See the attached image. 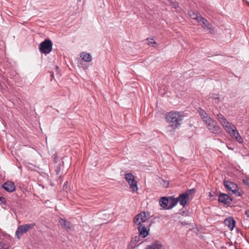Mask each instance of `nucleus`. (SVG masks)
Returning a JSON list of instances; mask_svg holds the SVG:
<instances>
[{
    "mask_svg": "<svg viewBox=\"0 0 249 249\" xmlns=\"http://www.w3.org/2000/svg\"><path fill=\"white\" fill-rule=\"evenodd\" d=\"M200 109V111L199 112V114H200V115L201 116V118L202 119H204L205 118L207 117L208 116H207V113L205 112V111H204L203 110L201 109V108Z\"/></svg>",
    "mask_w": 249,
    "mask_h": 249,
    "instance_id": "obj_26",
    "label": "nucleus"
},
{
    "mask_svg": "<svg viewBox=\"0 0 249 249\" xmlns=\"http://www.w3.org/2000/svg\"><path fill=\"white\" fill-rule=\"evenodd\" d=\"M199 23H202L203 24L202 27L203 28H207L209 30L210 33L211 34H214L215 31L214 27L209 22V21L205 18H199Z\"/></svg>",
    "mask_w": 249,
    "mask_h": 249,
    "instance_id": "obj_6",
    "label": "nucleus"
},
{
    "mask_svg": "<svg viewBox=\"0 0 249 249\" xmlns=\"http://www.w3.org/2000/svg\"><path fill=\"white\" fill-rule=\"evenodd\" d=\"M152 224V221H148L146 225L141 224V237L145 238L149 235L150 228Z\"/></svg>",
    "mask_w": 249,
    "mask_h": 249,
    "instance_id": "obj_8",
    "label": "nucleus"
},
{
    "mask_svg": "<svg viewBox=\"0 0 249 249\" xmlns=\"http://www.w3.org/2000/svg\"><path fill=\"white\" fill-rule=\"evenodd\" d=\"M0 203L3 204H5L6 203V201L4 197L0 196Z\"/></svg>",
    "mask_w": 249,
    "mask_h": 249,
    "instance_id": "obj_34",
    "label": "nucleus"
},
{
    "mask_svg": "<svg viewBox=\"0 0 249 249\" xmlns=\"http://www.w3.org/2000/svg\"><path fill=\"white\" fill-rule=\"evenodd\" d=\"M184 213V211H183L182 210H180L179 211V213H178L179 214H180L181 215H183Z\"/></svg>",
    "mask_w": 249,
    "mask_h": 249,
    "instance_id": "obj_38",
    "label": "nucleus"
},
{
    "mask_svg": "<svg viewBox=\"0 0 249 249\" xmlns=\"http://www.w3.org/2000/svg\"><path fill=\"white\" fill-rule=\"evenodd\" d=\"M183 116L178 112H170L166 117L168 123L170 124L169 127L173 129L178 128L182 123Z\"/></svg>",
    "mask_w": 249,
    "mask_h": 249,
    "instance_id": "obj_1",
    "label": "nucleus"
},
{
    "mask_svg": "<svg viewBox=\"0 0 249 249\" xmlns=\"http://www.w3.org/2000/svg\"><path fill=\"white\" fill-rule=\"evenodd\" d=\"M248 6H249V2H248Z\"/></svg>",
    "mask_w": 249,
    "mask_h": 249,
    "instance_id": "obj_43",
    "label": "nucleus"
},
{
    "mask_svg": "<svg viewBox=\"0 0 249 249\" xmlns=\"http://www.w3.org/2000/svg\"><path fill=\"white\" fill-rule=\"evenodd\" d=\"M61 171V166L60 165H58L56 167V169H55L56 174L57 175H59Z\"/></svg>",
    "mask_w": 249,
    "mask_h": 249,
    "instance_id": "obj_33",
    "label": "nucleus"
},
{
    "mask_svg": "<svg viewBox=\"0 0 249 249\" xmlns=\"http://www.w3.org/2000/svg\"><path fill=\"white\" fill-rule=\"evenodd\" d=\"M140 213L137 214L133 219L134 226L138 225V231L140 233Z\"/></svg>",
    "mask_w": 249,
    "mask_h": 249,
    "instance_id": "obj_21",
    "label": "nucleus"
},
{
    "mask_svg": "<svg viewBox=\"0 0 249 249\" xmlns=\"http://www.w3.org/2000/svg\"><path fill=\"white\" fill-rule=\"evenodd\" d=\"M216 116L217 119L222 124H225L226 123H227V120L225 117H223L222 115L221 114H217Z\"/></svg>",
    "mask_w": 249,
    "mask_h": 249,
    "instance_id": "obj_23",
    "label": "nucleus"
},
{
    "mask_svg": "<svg viewBox=\"0 0 249 249\" xmlns=\"http://www.w3.org/2000/svg\"><path fill=\"white\" fill-rule=\"evenodd\" d=\"M239 135H240V134H239V132L237 131V132H236L235 135H233V137H233L235 139L236 137H237V136H238Z\"/></svg>",
    "mask_w": 249,
    "mask_h": 249,
    "instance_id": "obj_37",
    "label": "nucleus"
},
{
    "mask_svg": "<svg viewBox=\"0 0 249 249\" xmlns=\"http://www.w3.org/2000/svg\"><path fill=\"white\" fill-rule=\"evenodd\" d=\"M224 186L225 189L229 191H231L233 193V190H235L236 188H238V186L236 184L234 183L231 181L224 180L223 182Z\"/></svg>",
    "mask_w": 249,
    "mask_h": 249,
    "instance_id": "obj_11",
    "label": "nucleus"
},
{
    "mask_svg": "<svg viewBox=\"0 0 249 249\" xmlns=\"http://www.w3.org/2000/svg\"><path fill=\"white\" fill-rule=\"evenodd\" d=\"M38 48L42 53L48 54L52 51L53 43L50 39H46L40 43Z\"/></svg>",
    "mask_w": 249,
    "mask_h": 249,
    "instance_id": "obj_3",
    "label": "nucleus"
},
{
    "mask_svg": "<svg viewBox=\"0 0 249 249\" xmlns=\"http://www.w3.org/2000/svg\"><path fill=\"white\" fill-rule=\"evenodd\" d=\"M217 96V95L216 94H212V95L211 96V97L212 98H213L214 99H218V100H219V98Z\"/></svg>",
    "mask_w": 249,
    "mask_h": 249,
    "instance_id": "obj_36",
    "label": "nucleus"
},
{
    "mask_svg": "<svg viewBox=\"0 0 249 249\" xmlns=\"http://www.w3.org/2000/svg\"><path fill=\"white\" fill-rule=\"evenodd\" d=\"M218 200L219 203L229 206L232 201V198L226 194L221 193L219 195Z\"/></svg>",
    "mask_w": 249,
    "mask_h": 249,
    "instance_id": "obj_5",
    "label": "nucleus"
},
{
    "mask_svg": "<svg viewBox=\"0 0 249 249\" xmlns=\"http://www.w3.org/2000/svg\"><path fill=\"white\" fill-rule=\"evenodd\" d=\"M178 202L183 207H185L189 200V196L187 193H182L180 194L178 197H176Z\"/></svg>",
    "mask_w": 249,
    "mask_h": 249,
    "instance_id": "obj_10",
    "label": "nucleus"
},
{
    "mask_svg": "<svg viewBox=\"0 0 249 249\" xmlns=\"http://www.w3.org/2000/svg\"><path fill=\"white\" fill-rule=\"evenodd\" d=\"M0 249H8V248L5 243L0 241Z\"/></svg>",
    "mask_w": 249,
    "mask_h": 249,
    "instance_id": "obj_28",
    "label": "nucleus"
},
{
    "mask_svg": "<svg viewBox=\"0 0 249 249\" xmlns=\"http://www.w3.org/2000/svg\"><path fill=\"white\" fill-rule=\"evenodd\" d=\"M228 148L229 149H231V150H233V148H231L230 147H228Z\"/></svg>",
    "mask_w": 249,
    "mask_h": 249,
    "instance_id": "obj_40",
    "label": "nucleus"
},
{
    "mask_svg": "<svg viewBox=\"0 0 249 249\" xmlns=\"http://www.w3.org/2000/svg\"><path fill=\"white\" fill-rule=\"evenodd\" d=\"M36 226L34 223L30 224H25L19 226L16 231L15 235L16 237L19 239L21 236L26 233L28 231L33 229Z\"/></svg>",
    "mask_w": 249,
    "mask_h": 249,
    "instance_id": "obj_2",
    "label": "nucleus"
},
{
    "mask_svg": "<svg viewBox=\"0 0 249 249\" xmlns=\"http://www.w3.org/2000/svg\"><path fill=\"white\" fill-rule=\"evenodd\" d=\"M212 196H213V195L212 194V193H210L209 195V196L212 197Z\"/></svg>",
    "mask_w": 249,
    "mask_h": 249,
    "instance_id": "obj_39",
    "label": "nucleus"
},
{
    "mask_svg": "<svg viewBox=\"0 0 249 249\" xmlns=\"http://www.w3.org/2000/svg\"><path fill=\"white\" fill-rule=\"evenodd\" d=\"M203 121L205 122L207 126H208V125H210L211 123H213V122L215 121L211 117H207L205 119H203Z\"/></svg>",
    "mask_w": 249,
    "mask_h": 249,
    "instance_id": "obj_25",
    "label": "nucleus"
},
{
    "mask_svg": "<svg viewBox=\"0 0 249 249\" xmlns=\"http://www.w3.org/2000/svg\"><path fill=\"white\" fill-rule=\"evenodd\" d=\"M243 182L245 184L248 186L249 187V177L243 179Z\"/></svg>",
    "mask_w": 249,
    "mask_h": 249,
    "instance_id": "obj_32",
    "label": "nucleus"
},
{
    "mask_svg": "<svg viewBox=\"0 0 249 249\" xmlns=\"http://www.w3.org/2000/svg\"><path fill=\"white\" fill-rule=\"evenodd\" d=\"M169 204L168 206V210L171 209L175 207L178 203V200L177 198L173 196L169 197Z\"/></svg>",
    "mask_w": 249,
    "mask_h": 249,
    "instance_id": "obj_16",
    "label": "nucleus"
},
{
    "mask_svg": "<svg viewBox=\"0 0 249 249\" xmlns=\"http://www.w3.org/2000/svg\"><path fill=\"white\" fill-rule=\"evenodd\" d=\"M169 197L163 196L160 199V206L165 210H168L169 204Z\"/></svg>",
    "mask_w": 249,
    "mask_h": 249,
    "instance_id": "obj_14",
    "label": "nucleus"
},
{
    "mask_svg": "<svg viewBox=\"0 0 249 249\" xmlns=\"http://www.w3.org/2000/svg\"><path fill=\"white\" fill-rule=\"evenodd\" d=\"M80 56L85 62H90L92 60V57L89 53L82 52L80 53Z\"/></svg>",
    "mask_w": 249,
    "mask_h": 249,
    "instance_id": "obj_20",
    "label": "nucleus"
},
{
    "mask_svg": "<svg viewBox=\"0 0 249 249\" xmlns=\"http://www.w3.org/2000/svg\"><path fill=\"white\" fill-rule=\"evenodd\" d=\"M60 225L66 229H70L71 228V224L69 221H67L63 218H60L59 221Z\"/></svg>",
    "mask_w": 249,
    "mask_h": 249,
    "instance_id": "obj_18",
    "label": "nucleus"
},
{
    "mask_svg": "<svg viewBox=\"0 0 249 249\" xmlns=\"http://www.w3.org/2000/svg\"><path fill=\"white\" fill-rule=\"evenodd\" d=\"M222 125L228 134H230V133L231 132V130L234 129L235 130V126L233 124H230L228 121L227 123H226L225 124H223Z\"/></svg>",
    "mask_w": 249,
    "mask_h": 249,
    "instance_id": "obj_19",
    "label": "nucleus"
},
{
    "mask_svg": "<svg viewBox=\"0 0 249 249\" xmlns=\"http://www.w3.org/2000/svg\"><path fill=\"white\" fill-rule=\"evenodd\" d=\"M171 4L172 7L175 9H177V8L178 7V4L177 2H175V1L171 2Z\"/></svg>",
    "mask_w": 249,
    "mask_h": 249,
    "instance_id": "obj_31",
    "label": "nucleus"
},
{
    "mask_svg": "<svg viewBox=\"0 0 249 249\" xmlns=\"http://www.w3.org/2000/svg\"><path fill=\"white\" fill-rule=\"evenodd\" d=\"M140 240V233L136 235L134 237L132 238L131 241L128 246V249H138L137 247L140 245L138 243Z\"/></svg>",
    "mask_w": 249,
    "mask_h": 249,
    "instance_id": "obj_7",
    "label": "nucleus"
},
{
    "mask_svg": "<svg viewBox=\"0 0 249 249\" xmlns=\"http://www.w3.org/2000/svg\"><path fill=\"white\" fill-rule=\"evenodd\" d=\"M196 191V190L194 188L191 189H188L186 191V192L184 193H187L188 195V196L192 194H194Z\"/></svg>",
    "mask_w": 249,
    "mask_h": 249,
    "instance_id": "obj_27",
    "label": "nucleus"
},
{
    "mask_svg": "<svg viewBox=\"0 0 249 249\" xmlns=\"http://www.w3.org/2000/svg\"><path fill=\"white\" fill-rule=\"evenodd\" d=\"M168 185V183H166V187Z\"/></svg>",
    "mask_w": 249,
    "mask_h": 249,
    "instance_id": "obj_42",
    "label": "nucleus"
},
{
    "mask_svg": "<svg viewBox=\"0 0 249 249\" xmlns=\"http://www.w3.org/2000/svg\"><path fill=\"white\" fill-rule=\"evenodd\" d=\"M146 43L149 46L156 47L157 43L152 38H147L145 40Z\"/></svg>",
    "mask_w": 249,
    "mask_h": 249,
    "instance_id": "obj_24",
    "label": "nucleus"
},
{
    "mask_svg": "<svg viewBox=\"0 0 249 249\" xmlns=\"http://www.w3.org/2000/svg\"><path fill=\"white\" fill-rule=\"evenodd\" d=\"M125 179L127 181L130 188L133 192L138 190L137 181L134 178V176L132 173H126L125 174Z\"/></svg>",
    "mask_w": 249,
    "mask_h": 249,
    "instance_id": "obj_4",
    "label": "nucleus"
},
{
    "mask_svg": "<svg viewBox=\"0 0 249 249\" xmlns=\"http://www.w3.org/2000/svg\"><path fill=\"white\" fill-rule=\"evenodd\" d=\"M224 224L229 227L230 230H232L235 226L236 221L233 217H229L225 219Z\"/></svg>",
    "mask_w": 249,
    "mask_h": 249,
    "instance_id": "obj_13",
    "label": "nucleus"
},
{
    "mask_svg": "<svg viewBox=\"0 0 249 249\" xmlns=\"http://www.w3.org/2000/svg\"><path fill=\"white\" fill-rule=\"evenodd\" d=\"M162 245L160 242L156 240L147 246L144 249H160Z\"/></svg>",
    "mask_w": 249,
    "mask_h": 249,
    "instance_id": "obj_15",
    "label": "nucleus"
},
{
    "mask_svg": "<svg viewBox=\"0 0 249 249\" xmlns=\"http://www.w3.org/2000/svg\"><path fill=\"white\" fill-rule=\"evenodd\" d=\"M150 218V213L148 212H141V223L145 222L147 221H152L151 220H149Z\"/></svg>",
    "mask_w": 249,
    "mask_h": 249,
    "instance_id": "obj_17",
    "label": "nucleus"
},
{
    "mask_svg": "<svg viewBox=\"0 0 249 249\" xmlns=\"http://www.w3.org/2000/svg\"><path fill=\"white\" fill-rule=\"evenodd\" d=\"M143 242H144V241H142V240L141 239V244H142Z\"/></svg>",
    "mask_w": 249,
    "mask_h": 249,
    "instance_id": "obj_41",
    "label": "nucleus"
},
{
    "mask_svg": "<svg viewBox=\"0 0 249 249\" xmlns=\"http://www.w3.org/2000/svg\"><path fill=\"white\" fill-rule=\"evenodd\" d=\"M231 132L229 134L231 137H233V135H235L236 132H237V130L236 128H235V130L234 129L233 130H231Z\"/></svg>",
    "mask_w": 249,
    "mask_h": 249,
    "instance_id": "obj_35",
    "label": "nucleus"
},
{
    "mask_svg": "<svg viewBox=\"0 0 249 249\" xmlns=\"http://www.w3.org/2000/svg\"><path fill=\"white\" fill-rule=\"evenodd\" d=\"M207 126L211 132L215 134H219L221 131L220 127L217 125L216 121L211 123L210 125Z\"/></svg>",
    "mask_w": 249,
    "mask_h": 249,
    "instance_id": "obj_9",
    "label": "nucleus"
},
{
    "mask_svg": "<svg viewBox=\"0 0 249 249\" xmlns=\"http://www.w3.org/2000/svg\"><path fill=\"white\" fill-rule=\"evenodd\" d=\"M235 140L237 142H238L239 143L241 144L243 142V138L240 136V135L236 137Z\"/></svg>",
    "mask_w": 249,
    "mask_h": 249,
    "instance_id": "obj_30",
    "label": "nucleus"
},
{
    "mask_svg": "<svg viewBox=\"0 0 249 249\" xmlns=\"http://www.w3.org/2000/svg\"><path fill=\"white\" fill-rule=\"evenodd\" d=\"M189 15L192 18L196 19L197 21V22H199V18H202L200 14L195 11L189 12Z\"/></svg>",
    "mask_w": 249,
    "mask_h": 249,
    "instance_id": "obj_22",
    "label": "nucleus"
},
{
    "mask_svg": "<svg viewBox=\"0 0 249 249\" xmlns=\"http://www.w3.org/2000/svg\"><path fill=\"white\" fill-rule=\"evenodd\" d=\"M2 187L8 192H13L15 190V186L12 181H6L2 185Z\"/></svg>",
    "mask_w": 249,
    "mask_h": 249,
    "instance_id": "obj_12",
    "label": "nucleus"
},
{
    "mask_svg": "<svg viewBox=\"0 0 249 249\" xmlns=\"http://www.w3.org/2000/svg\"><path fill=\"white\" fill-rule=\"evenodd\" d=\"M238 188H236L235 190H233V193L238 196H241L242 195V193H241L238 191Z\"/></svg>",
    "mask_w": 249,
    "mask_h": 249,
    "instance_id": "obj_29",
    "label": "nucleus"
}]
</instances>
